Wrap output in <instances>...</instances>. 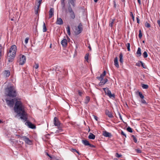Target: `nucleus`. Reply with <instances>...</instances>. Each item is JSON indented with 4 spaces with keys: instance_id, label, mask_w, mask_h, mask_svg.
<instances>
[{
    "instance_id": "nucleus-35",
    "label": "nucleus",
    "mask_w": 160,
    "mask_h": 160,
    "mask_svg": "<svg viewBox=\"0 0 160 160\" xmlns=\"http://www.w3.org/2000/svg\"><path fill=\"white\" fill-rule=\"evenodd\" d=\"M126 46L127 47L128 51H130V43H127L126 44Z\"/></svg>"
},
{
    "instance_id": "nucleus-56",
    "label": "nucleus",
    "mask_w": 160,
    "mask_h": 160,
    "mask_svg": "<svg viewBox=\"0 0 160 160\" xmlns=\"http://www.w3.org/2000/svg\"><path fill=\"white\" fill-rule=\"evenodd\" d=\"M17 142L18 143H20V144H22L23 143V142H22L21 141H20V140L19 141H17Z\"/></svg>"
},
{
    "instance_id": "nucleus-53",
    "label": "nucleus",
    "mask_w": 160,
    "mask_h": 160,
    "mask_svg": "<svg viewBox=\"0 0 160 160\" xmlns=\"http://www.w3.org/2000/svg\"><path fill=\"white\" fill-rule=\"evenodd\" d=\"M121 134L124 136L125 137H126V134H125L124 133V132L123 131H121Z\"/></svg>"
},
{
    "instance_id": "nucleus-9",
    "label": "nucleus",
    "mask_w": 160,
    "mask_h": 160,
    "mask_svg": "<svg viewBox=\"0 0 160 160\" xmlns=\"http://www.w3.org/2000/svg\"><path fill=\"white\" fill-rule=\"evenodd\" d=\"M26 58L24 55H22V57L20 58L19 64L21 65H23L26 62Z\"/></svg>"
},
{
    "instance_id": "nucleus-2",
    "label": "nucleus",
    "mask_w": 160,
    "mask_h": 160,
    "mask_svg": "<svg viewBox=\"0 0 160 160\" xmlns=\"http://www.w3.org/2000/svg\"><path fill=\"white\" fill-rule=\"evenodd\" d=\"M5 94L7 96L14 98L17 96L16 90L13 87L10 86L6 88Z\"/></svg>"
},
{
    "instance_id": "nucleus-47",
    "label": "nucleus",
    "mask_w": 160,
    "mask_h": 160,
    "mask_svg": "<svg viewBox=\"0 0 160 160\" xmlns=\"http://www.w3.org/2000/svg\"><path fill=\"white\" fill-rule=\"evenodd\" d=\"M39 67V65L38 63H35V65L34 66V67L35 68L37 69Z\"/></svg>"
},
{
    "instance_id": "nucleus-38",
    "label": "nucleus",
    "mask_w": 160,
    "mask_h": 160,
    "mask_svg": "<svg viewBox=\"0 0 160 160\" xmlns=\"http://www.w3.org/2000/svg\"><path fill=\"white\" fill-rule=\"evenodd\" d=\"M60 67L58 66H56L54 67V69H55V70L57 71H59Z\"/></svg>"
},
{
    "instance_id": "nucleus-40",
    "label": "nucleus",
    "mask_w": 160,
    "mask_h": 160,
    "mask_svg": "<svg viewBox=\"0 0 160 160\" xmlns=\"http://www.w3.org/2000/svg\"><path fill=\"white\" fill-rule=\"evenodd\" d=\"M142 36V33L141 31V30H139V33L138 35V37L139 38H141Z\"/></svg>"
},
{
    "instance_id": "nucleus-28",
    "label": "nucleus",
    "mask_w": 160,
    "mask_h": 160,
    "mask_svg": "<svg viewBox=\"0 0 160 160\" xmlns=\"http://www.w3.org/2000/svg\"><path fill=\"white\" fill-rule=\"evenodd\" d=\"M43 31L44 32H45L47 31V28L44 22H43Z\"/></svg>"
},
{
    "instance_id": "nucleus-12",
    "label": "nucleus",
    "mask_w": 160,
    "mask_h": 160,
    "mask_svg": "<svg viewBox=\"0 0 160 160\" xmlns=\"http://www.w3.org/2000/svg\"><path fill=\"white\" fill-rule=\"evenodd\" d=\"M40 5L35 3V13L36 14L38 13V11L39 10Z\"/></svg>"
},
{
    "instance_id": "nucleus-57",
    "label": "nucleus",
    "mask_w": 160,
    "mask_h": 160,
    "mask_svg": "<svg viewBox=\"0 0 160 160\" xmlns=\"http://www.w3.org/2000/svg\"><path fill=\"white\" fill-rule=\"evenodd\" d=\"M93 116L94 118L95 119L96 121H98V117L94 115H93Z\"/></svg>"
},
{
    "instance_id": "nucleus-17",
    "label": "nucleus",
    "mask_w": 160,
    "mask_h": 160,
    "mask_svg": "<svg viewBox=\"0 0 160 160\" xmlns=\"http://www.w3.org/2000/svg\"><path fill=\"white\" fill-rule=\"evenodd\" d=\"M54 10L53 8H51L49 11V18H51L53 15Z\"/></svg>"
},
{
    "instance_id": "nucleus-26",
    "label": "nucleus",
    "mask_w": 160,
    "mask_h": 160,
    "mask_svg": "<svg viewBox=\"0 0 160 160\" xmlns=\"http://www.w3.org/2000/svg\"><path fill=\"white\" fill-rule=\"evenodd\" d=\"M66 29L67 30V33H68V34L69 36L70 35L71 33H70V27L69 25H68L67 26Z\"/></svg>"
},
{
    "instance_id": "nucleus-4",
    "label": "nucleus",
    "mask_w": 160,
    "mask_h": 160,
    "mask_svg": "<svg viewBox=\"0 0 160 160\" xmlns=\"http://www.w3.org/2000/svg\"><path fill=\"white\" fill-rule=\"evenodd\" d=\"M16 49L17 48L15 45H13L12 46L9 51L8 55L11 56V53H12L13 56L15 55Z\"/></svg>"
},
{
    "instance_id": "nucleus-41",
    "label": "nucleus",
    "mask_w": 160,
    "mask_h": 160,
    "mask_svg": "<svg viewBox=\"0 0 160 160\" xmlns=\"http://www.w3.org/2000/svg\"><path fill=\"white\" fill-rule=\"evenodd\" d=\"M113 2L114 4V7L115 8H117V7H118L119 5L118 4H117L116 2H115V1H114Z\"/></svg>"
},
{
    "instance_id": "nucleus-32",
    "label": "nucleus",
    "mask_w": 160,
    "mask_h": 160,
    "mask_svg": "<svg viewBox=\"0 0 160 160\" xmlns=\"http://www.w3.org/2000/svg\"><path fill=\"white\" fill-rule=\"evenodd\" d=\"M142 55L144 58H147L148 57V55L147 52L144 51L142 54Z\"/></svg>"
},
{
    "instance_id": "nucleus-48",
    "label": "nucleus",
    "mask_w": 160,
    "mask_h": 160,
    "mask_svg": "<svg viewBox=\"0 0 160 160\" xmlns=\"http://www.w3.org/2000/svg\"><path fill=\"white\" fill-rule=\"evenodd\" d=\"M42 1H38V2H36L35 3L40 6L41 3H42Z\"/></svg>"
},
{
    "instance_id": "nucleus-43",
    "label": "nucleus",
    "mask_w": 160,
    "mask_h": 160,
    "mask_svg": "<svg viewBox=\"0 0 160 160\" xmlns=\"http://www.w3.org/2000/svg\"><path fill=\"white\" fill-rule=\"evenodd\" d=\"M61 131H62V129L61 128H58V129L56 131L55 133H58Z\"/></svg>"
},
{
    "instance_id": "nucleus-59",
    "label": "nucleus",
    "mask_w": 160,
    "mask_h": 160,
    "mask_svg": "<svg viewBox=\"0 0 160 160\" xmlns=\"http://www.w3.org/2000/svg\"><path fill=\"white\" fill-rule=\"evenodd\" d=\"M141 102L142 103H146V101L144 99L142 100Z\"/></svg>"
},
{
    "instance_id": "nucleus-13",
    "label": "nucleus",
    "mask_w": 160,
    "mask_h": 160,
    "mask_svg": "<svg viewBox=\"0 0 160 160\" xmlns=\"http://www.w3.org/2000/svg\"><path fill=\"white\" fill-rule=\"evenodd\" d=\"M108 80L107 78H105L103 79L102 80L100 81L98 85L100 86H101L105 84L108 81Z\"/></svg>"
},
{
    "instance_id": "nucleus-23",
    "label": "nucleus",
    "mask_w": 160,
    "mask_h": 160,
    "mask_svg": "<svg viewBox=\"0 0 160 160\" xmlns=\"http://www.w3.org/2000/svg\"><path fill=\"white\" fill-rule=\"evenodd\" d=\"M69 13L70 18L72 19H74L75 17V15L74 12L72 11L71 12H70Z\"/></svg>"
},
{
    "instance_id": "nucleus-62",
    "label": "nucleus",
    "mask_w": 160,
    "mask_h": 160,
    "mask_svg": "<svg viewBox=\"0 0 160 160\" xmlns=\"http://www.w3.org/2000/svg\"><path fill=\"white\" fill-rule=\"evenodd\" d=\"M46 155H47L48 156V157H49L51 158H52V157L51 156H50V155H49V154L48 153H47H47H46Z\"/></svg>"
},
{
    "instance_id": "nucleus-8",
    "label": "nucleus",
    "mask_w": 160,
    "mask_h": 160,
    "mask_svg": "<svg viewBox=\"0 0 160 160\" xmlns=\"http://www.w3.org/2000/svg\"><path fill=\"white\" fill-rule=\"evenodd\" d=\"M106 94L110 98L115 97V95L114 94H112L111 91L108 88H107V91H105Z\"/></svg>"
},
{
    "instance_id": "nucleus-54",
    "label": "nucleus",
    "mask_w": 160,
    "mask_h": 160,
    "mask_svg": "<svg viewBox=\"0 0 160 160\" xmlns=\"http://www.w3.org/2000/svg\"><path fill=\"white\" fill-rule=\"evenodd\" d=\"M140 64H141V63L140 62H139V61H138V62L136 63V65L137 66H138V67H140V65H141Z\"/></svg>"
},
{
    "instance_id": "nucleus-58",
    "label": "nucleus",
    "mask_w": 160,
    "mask_h": 160,
    "mask_svg": "<svg viewBox=\"0 0 160 160\" xmlns=\"http://www.w3.org/2000/svg\"><path fill=\"white\" fill-rule=\"evenodd\" d=\"M137 22L138 23H139V19L138 17H137Z\"/></svg>"
},
{
    "instance_id": "nucleus-44",
    "label": "nucleus",
    "mask_w": 160,
    "mask_h": 160,
    "mask_svg": "<svg viewBox=\"0 0 160 160\" xmlns=\"http://www.w3.org/2000/svg\"><path fill=\"white\" fill-rule=\"evenodd\" d=\"M61 4L62 8H64L65 5V3L64 2V1H62L61 2Z\"/></svg>"
},
{
    "instance_id": "nucleus-50",
    "label": "nucleus",
    "mask_w": 160,
    "mask_h": 160,
    "mask_svg": "<svg viewBox=\"0 0 160 160\" xmlns=\"http://www.w3.org/2000/svg\"><path fill=\"white\" fill-rule=\"evenodd\" d=\"M71 151L73 152H76L77 151V150L76 149L74 148H72L71 150Z\"/></svg>"
},
{
    "instance_id": "nucleus-5",
    "label": "nucleus",
    "mask_w": 160,
    "mask_h": 160,
    "mask_svg": "<svg viewBox=\"0 0 160 160\" xmlns=\"http://www.w3.org/2000/svg\"><path fill=\"white\" fill-rule=\"evenodd\" d=\"M82 25L81 23H80L77 28H76L74 31L76 35H78L82 31Z\"/></svg>"
},
{
    "instance_id": "nucleus-34",
    "label": "nucleus",
    "mask_w": 160,
    "mask_h": 160,
    "mask_svg": "<svg viewBox=\"0 0 160 160\" xmlns=\"http://www.w3.org/2000/svg\"><path fill=\"white\" fill-rule=\"evenodd\" d=\"M68 11L69 13L73 11L72 10L71 7L70 5H68Z\"/></svg>"
},
{
    "instance_id": "nucleus-6",
    "label": "nucleus",
    "mask_w": 160,
    "mask_h": 160,
    "mask_svg": "<svg viewBox=\"0 0 160 160\" xmlns=\"http://www.w3.org/2000/svg\"><path fill=\"white\" fill-rule=\"evenodd\" d=\"M25 124V125L28 127V128L32 129H35L36 128L35 126L32 123L29 121H26Z\"/></svg>"
},
{
    "instance_id": "nucleus-10",
    "label": "nucleus",
    "mask_w": 160,
    "mask_h": 160,
    "mask_svg": "<svg viewBox=\"0 0 160 160\" xmlns=\"http://www.w3.org/2000/svg\"><path fill=\"white\" fill-rule=\"evenodd\" d=\"M102 135L104 137H111L112 136L111 133L107 132L106 131H103L102 133Z\"/></svg>"
},
{
    "instance_id": "nucleus-60",
    "label": "nucleus",
    "mask_w": 160,
    "mask_h": 160,
    "mask_svg": "<svg viewBox=\"0 0 160 160\" xmlns=\"http://www.w3.org/2000/svg\"><path fill=\"white\" fill-rule=\"evenodd\" d=\"M88 146H89V147H92V148L94 147V146L93 145L91 144H90V143H89V145H88Z\"/></svg>"
},
{
    "instance_id": "nucleus-51",
    "label": "nucleus",
    "mask_w": 160,
    "mask_h": 160,
    "mask_svg": "<svg viewBox=\"0 0 160 160\" xmlns=\"http://www.w3.org/2000/svg\"><path fill=\"white\" fill-rule=\"evenodd\" d=\"M136 151L138 153H141V151L139 149H136Z\"/></svg>"
},
{
    "instance_id": "nucleus-64",
    "label": "nucleus",
    "mask_w": 160,
    "mask_h": 160,
    "mask_svg": "<svg viewBox=\"0 0 160 160\" xmlns=\"http://www.w3.org/2000/svg\"><path fill=\"white\" fill-rule=\"evenodd\" d=\"M106 71H104L103 72V73L102 74H103V76H104L105 75H106Z\"/></svg>"
},
{
    "instance_id": "nucleus-18",
    "label": "nucleus",
    "mask_w": 160,
    "mask_h": 160,
    "mask_svg": "<svg viewBox=\"0 0 160 160\" xmlns=\"http://www.w3.org/2000/svg\"><path fill=\"white\" fill-rule=\"evenodd\" d=\"M114 63L115 66L117 68H118L119 65L118 62V58L116 57L114 59Z\"/></svg>"
},
{
    "instance_id": "nucleus-37",
    "label": "nucleus",
    "mask_w": 160,
    "mask_h": 160,
    "mask_svg": "<svg viewBox=\"0 0 160 160\" xmlns=\"http://www.w3.org/2000/svg\"><path fill=\"white\" fill-rule=\"evenodd\" d=\"M139 62L141 63V66L143 68H146V67L144 65L143 63L141 61H139Z\"/></svg>"
},
{
    "instance_id": "nucleus-39",
    "label": "nucleus",
    "mask_w": 160,
    "mask_h": 160,
    "mask_svg": "<svg viewBox=\"0 0 160 160\" xmlns=\"http://www.w3.org/2000/svg\"><path fill=\"white\" fill-rule=\"evenodd\" d=\"M139 96L142 99H143L144 98V96L140 92H139Z\"/></svg>"
},
{
    "instance_id": "nucleus-31",
    "label": "nucleus",
    "mask_w": 160,
    "mask_h": 160,
    "mask_svg": "<svg viewBox=\"0 0 160 160\" xmlns=\"http://www.w3.org/2000/svg\"><path fill=\"white\" fill-rule=\"evenodd\" d=\"M115 21L114 19H112L110 21V22L109 23V26L111 27H112V26L113 24L114 23V22Z\"/></svg>"
},
{
    "instance_id": "nucleus-20",
    "label": "nucleus",
    "mask_w": 160,
    "mask_h": 160,
    "mask_svg": "<svg viewBox=\"0 0 160 160\" xmlns=\"http://www.w3.org/2000/svg\"><path fill=\"white\" fill-rule=\"evenodd\" d=\"M95 138V136L92 133H90L89 135L88 136V138L89 139H94Z\"/></svg>"
},
{
    "instance_id": "nucleus-52",
    "label": "nucleus",
    "mask_w": 160,
    "mask_h": 160,
    "mask_svg": "<svg viewBox=\"0 0 160 160\" xmlns=\"http://www.w3.org/2000/svg\"><path fill=\"white\" fill-rule=\"evenodd\" d=\"M28 40H29V38H25V42L26 44H27L28 42Z\"/></svg>"
},
{
    "instance_id": "nucleus-3",
    "label": "nucleus",
    "mask_w": 160,
    "mask_h": 160,
    "mask_svg": "<svg viewBox=\"0 0 160 160\" xmlns=\"http://www.w3.org/2000/svg\"><path fill=\"white\" fill-rule=\"evenodd\" d=\"M7 105L10 108H12L13 107L14 103L17 101H18L17 99L13 98L11 99H8V98L5 99Z\"/></svg>"
},
{
    "instance_id": "nucleus-22",
    "label": "nucleus",
    "mask_w": 160,
    "mask_h": 160,
    "mask_svg": "<svg viewBox=\"0 0 160 160\" xmlns=\"http://www.w3.org/2000/svg\"><path fill=\"white\" fill-rule=\"evenodd\" d=\"M136 53L138 55V57H140L141 55V49L140 48H138Z\"/></svg>"
},
{
    "instance_id": "nucleus-24",
    "label": "nucleus",
    "mask_w": 160,
    "mask_h": 160,
    "mask_svg": "<svg viewBox=\"0 0 160 160\" xmlns=\"http://www.w3.org/2000/svg\"><path fill=\"white\" fill-rule=\"evenodd\" d=\"M122 57H123L122 54V53L121 52L119 54V58H120L119 61H120V62L121 63H122L123 62Z\"/></svg>"
},
{
    "instance_id": "nucleus-21",
    "label": "nucleus",
    "mask_w": 160,
    "mask_h": 160,
    "mask_svg": "<svg viewBox=\"0 0 160 160\" xmlns=\"http://www.w3.org/2000/svg\"><path fill=\"white\" fill-rule=\"evenodd\" d=\"M82 143L85 146L89 145V142L86 140H82Z\"/></svg>"
},
{
    "instance_id": "nucleus-46",
    "label": "nucleus",
    "mask_w": 160,
    "mask_h": 160,
    "mask_svg": "<svg viewBox=\"0 0 160 160\" xmlns=\"http://www.w3.org/2000/svg\"><path fill=\"white\" fill-rule=\"evenodd\" d=\"M130 15L132 17V19L133 20V21H134V16H133V13H132V12H130Z\"/></svg>"
},
{
    "instance_id": "nucleus-61",
    "label": "nucleus",
    "mask_w": 160,
    "mask_h": 160,
    "mask_svg": "<svg viewBox=\"0 0 160 160\" xmlns=\"http://www.w3.org/2000/svg\"><path fill=\"white\" fill-rule=\"evenodd\" d=\"M157 22H158V26H159V27H160V20L159 19L158 21Z\"/></svg>"
},
{
    "instance_id": "nucleus-33",
    "label": "nucleus",
    "mask_w": 160,
    "mask_h": 160,
    "mask_svg": "<svg viewBox=\"0 0 160 160\" xmlns=\"http://www.w3.org/2000/svg\"><path fill=\"white\" fill-rule=\"evenodd\" d=\"M127 131L130 132H132V129L130 127H128L127 128Z\"/></svg>"
},
{
    "instance_id": "nucleus-27",
    "label": "nucleus",
    "mask_w": 160,
    "mask_h": 160,
    "mask_svg": "<svg viewBox=\"0 0 160 160\" xmlns=\"http://www.w3.org/2000/svg\"><path fill=\"white\" fill-rule=\"evenodd\" d=\"M104 76L103 74H101L100 77H98L97 78L100 81H102L103 79Z\"/></svg>"
},
{
    "instance_id": "nucleus-14",
    "label": "nucleus",
    "mask_w": 160,
    "mask_h": 160,
    "mask_svg": "<svg viewBox=\"0 0 160 160\" xmlns=\"http://www.w3.org/2000/svg\"><path fill=\"white\" fill-rule=\"evenodd\" d=\"M56 23L58 25H62L63 24V21L61 18H57Z\"/></svg>"
},
{
    "instance_id": "nucleus-49",
    "label": "nucleus",
    "mask_w": 160,
    "mask_h": 160,
    "mask_svg": "<svg viewBox=\"0 0 160 160\" xmlns=\"http://www.w3.org/2000/svg\"><path fill=\"white\" fill-rule=\"evenodd\" d=\"M116 156L117 158H120L122 156V155L121 154H119L118 153H116Z\"/></svg>"
},
{
    "instance_id": "nucleus-36",
    "label": "nucleus",
    "mask_w": 160,
    "mask_h": 160,
    "mask_svg": "<svg viewBox=\"0 0 160 160\" xmlns=\"http://www.w3.org/2000/svg\"><path fill=\"white\" fill-rule=\"evenodd\" d=\"M7 77H8L10 75V72L9 71H6L5 73Z\"/></svg>"
},
{
    "instance_id": "nucleus-30",
    "label": "nucleus",
    "mask_w": 160,
    "mask_h": 160,
    "mask_svg": "<svg viewBox=\"0 0 160 160\" xmlns=\"http://www.w3.org/2000/svg\"><path fill=\"white\" fill-rule=\"evenodd\" d=\"M142 87L143 89H147L148 88V86L147 84H142Z\"/></svg>"
},
{
    "instance_id": "nucleus-7",
    "label": "nucleus",
    "mask_w": 160,
    "mask_h": 160,
    "mask_svg": "<svg viewBox=\"0 0 160 160\" xmlns=\"http://www.w3.org/2000/svg\"><path fill=\"white\" fill-rule=\"evenodd\" d=\"M21 138H22L25 142L28 145H31L32 142L28 138L24 136H22Z\"/></svg>"
},
{
    "instance_id": "nucleus-63",
    "label": "nucleus",
    "mask_w": 160,
    "mask_h": 160,
    "mask_svg": "<svg viewBox=\"0 0 160 160\" xmlns=\"http://www.w3.org/2000/svg\"><path fill=\"white\" fill-rule=\"evenodd\" d=\"M78 94L80 96H81L82 95V93L80 91H78Z\"/></svg>"
},
{
    "instance_id": "nucleus-19",
    "label": "nucleus",
    "mask_w": 160,
    "mask_h": 160,
    "mask_svg": "<svg viewBox=\"0 0 160 160\" xmlns=\"http://www.w3.org/2000/svg\"><path fill=\"white\" fill-rule=\"evenodd\" d=\"M106 114L108 116V117L110 118L113 117V116L112 115L111 112H109L108 110H106L105 112Z\"/></svg>"
},
{
    "instance_id": "nucleus-1",
    "label": "nucleus",
    "mask_w": 160,
    "mask_h": 160,
    "mask_svg": "<svg viewBox=\"0 0 160 160\" xmlns=\"http://www.w3.org/2000/svg\"><path fill=\"white\" fill-rule=\"evenodd\" d=\"M14 110L21 119L24 120L25 122L27 120V114L25 111L24 106L21 101L18 100L16 101Z\"/></svg>"
},
{
    "instance_id": "nucleus-25",
    "label": "nucleus",
    "mask_w": 160,
    "mask_h": 160,
    "mask_svg": "<svg viewBox=\"0 0 160 160\" xmlns=\"http://www.w3.org/2000/svg\"><path fill=\"white\" fill-rule=\"evenodd\" d=\"M90 98L89 97L87 96L86 97V99L85 100L84 103L86 104H87L89 101Z\"/></svg>"
},
{
    "instance_id": "nucleus-11",
    "label": "nucleus",
    "mask_w": 160,
    "mask_h": 160,
    "mask_svg": "<svg viewBox=\"0 0 160 160\" xmlns=\"http://www.w3.org/2000/svg\"><path fill=\"white\" fill-rule=\"evenodd\" d=\"M54 124L55 126L57 127H59L60 126V123L56 117L54 118Z\"/></svg>"
},
{
    "instance_id": "nucleus-29",
    "label": "nucleus",
    "mask_w": 160,
    "mask_h": 160,
    "mask_svg": "<svg viewBox=\"0 0 160 160\" xmlns=\"http://www.w3.org/2000/svg\"><path fill=\"white\" fill-rule=\"evenodd\" d=\"M68 5H70L71 4L73 7L75 6L74 1H69L68 2Z\"/></svg>"
},
{
    "instance_id": "nucleus-55",
    "label": "nucleus",
    "mask_w": 160,
    "mask_h": 160,
    "mask_svg": "<svg viewBox=\"0 0 160 160\" xmlns=\"http://www.w3.org/2000/svg\"><path fill=\"white\" fill-rule=\"evenodd\" d=\"M134 142H135V143H137L138 142V141H137V139L136 138H133V139Z\"/></svg>"
},
{
    "instance_id": "nucleus-15",
    "label": "nucleus",
    "mask_w": 160,
    "mask_h": 160,
    "mask_svg": "<svg viewBox=\"0 0 160 160\" xmlns=\"http://www.w3.org/2000/svg\"><path fill=\"white\" fill-rule=\"evenodd\" d=\"M15 55H13L12 53H11V56L8 55V61L9 62H12V61L13 58L14 57Z\"/></svg>"
},
{
    "instance_id": "nucleus-16",
    "label": "nucleus",
    "mask_w": 160,
    "mask_h": 160,
    "mask_svg": "<svg viewBox=\"0 0 160 160\" xmlns=\"http://www.w3.org/2000/svg\"><path fill=\"white\" fill-rule=\"evenodd\" d=\"M61 44L63 47H65L67 44V40L66 39H64L61 42Z\"/></svg>"
},
{
    "instance_id": "nucleus-45",
    "label": "nucleus",
    "mask_w": 160,
    "mask_h": 160,
    "mask_svg": "<svg viewBox=\"0 0 160 160\" xmlns=\"http://www.w3.org/2000/svg\"><path fill=\"white\" fill-rule=\"evenodd\" d=\"M88 56H89V54L88 53H87L85 57V60H88Z\"/></svg>"
},
{
    "instance_id": "nucleus-42",
    "label": "nucleus",
    "mask_w": 160,
    "mask_h": 160,
    "mask_svg": "<svg viewBox=\"0 0 160 160\" xmlns=\"http://www.w3.org/2000/svg\"><path fill=\"white\" fill-rule=\"evenodd\" d=\"M145 26L148 28L150 27V25L148 23L146 22L145 23Z\"/></svg>"
}]
</instances>
